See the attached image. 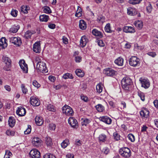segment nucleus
Listing matches in <instances>:
<instances>
[{"label": "nucleus", "instance_id": "obj_28", "mask_svg": "<svg viewBox=\"0 0 158 158\" xmlns=\"http://www.w3.org/2000/svg\"><path fill=\"white\" fill-rule=\"evenodd\" d=\"M15 124V120L14 117L10 116L8 120V124L9 126L12 127H13Z\"/></svg>", "mask_w": 158, "mask_h": 158}, {"label": "nucleus", "instance_id": "obj_18", "mask_svg": "<svg viewBox=\"0 0 158 158\" xmlns=\"http://www.w3.org/2000/svg\"><path fill=\"white\" fill-rule=\"evenodd\" d=\"M88 40L85 35L81 37L80 40V45L82 48L85 47L87 43Z\"/></svg>", "mask_w": 158, "mask_h": 158}, {"label": "nucleus", "instance_id": "obj_3", "mask_svg": "<svg viewBox=\"0 0 158 158\" xmlns=\"http://www.w3.org/2000/svg\"><path fill=\"white\" fill-rule=\"evenodd\" d=\"M120 154L124 158H128L131 155V152L130 149L127 147H123L119 149Z\"/></svg>", "mask_w": 158, "mask_h": 158}, {"label": "nucleus", "instance_id": "obj_58", "mask_svg": "<svg viewBox=\"0 0 158 158\" xmlns=\"http://www.w3.org/2000/svg\"><path fill=\"white\" fill-rule=\"evenodd\" d=\"M6 134L8 135L13 136L15 134V132L8 130L6 131Z\"/></svg>", "mask_w": 158, "mask_h": 158}, {"label": "nucleus", "instance_id": "obj_54", "mask_svg": "<svg viewBox=\"0 0 158 158\" xmlns=\"http://www.w3.org/2000/svg\"><path fill=\"white\" fill-rule=\"evenodd\" d=\"M82 60V58L80 56H75V60L77 63H79L81 62Z\"/></svg>", "mask_w": 158, "mask_h": 158}, {"label": "nucleus", "instance_id": "obj_23", "mask_svg": "<svg viewBox=\"0 0 158 158\" xmlns=\"http://www.w3.org/2000/svg\"><path fill=\"white\" fill-rule=\"evenodd\" d=\"M35 31L33 30H28L25 33L24 37L26 39L30 38L32 35L35 34Z\"/></svg>", "mask_w": 158, "mask_h": 158}, {"label": "nucleus", "instance_id": "obj_4", "mask_svg": "<svg viewBox=\"0 0 158 158\" xmlns=\"http://www.w3.org/2000/svg\"><path fill=\"white\" fill-rule=\"evenodd\" d=\"M130 65L131 66L135 67L139 65V59L136 56L131 57L129 60Z\"/></svg>", "mask_w": 158, "mask_h": 158}, {"label": "nucleus", "instance_id": "obj_24", "mask_svg": "<svg viewBox=\"0 0 158 158\" xmlns=\"http://www.w3.org/2000/svg\"><path fill=\"white\" fill-rule=\"evenodd\" d=\"M124 60L121 57H119L114 61V63L118 66H122L123 65Z\"/></svg>", "mask_w": 158, "mask_h": 158}, {"label": "nucleus", "instance_id": "obj_47", "mask_svg": "<svg viewBox=\"0 0 158 158\" xmlns=\"http://www.w3.org/2000/svg\"><path fill=\"white\" fill-rule=\"evenodd\" d=\"M43 11L44 13L46 14H50L51 13V10L50 8L48 6L44 7Z\"/></svg>", "mask_w": 158, "mask_h": 158}, {"label": "nucleus", "instance_id": "obj_37", "mask_svg": "<svg viewBox=\"0 0 158 158\" xmlns=\"http://www.w3.org/2000/svg\"><path fill=\"white\" fill-rule=\"evenodd\" d=\"M62 78L64 79H66L68 78L73 79V77L71 73H66L63 75Z\"/></svg>", "mask_w": 158, "mask_h": 158}, {"label": "nucleus", "instance_id": "obj_46", "mask_svg": "<svg viewBox=\"0 0 158 158\" xmlns=\"http://www.w3.org/2000/svg\"><path fill=\"white\" fill-rule=\"evenodd\" d=\"M90 122V121L89 119L88 118L85 119H84L83 121L81 122L82 125L83 126H86Z\"/></svg>", "mask_w": 158, "mask_h": 158}, {"label": "nucleus", "instance_id": "obj_33", "mask_svg": "<svg viewBox=\"0 0 158 158\" xmlns=\"http://www.w3.org/2000/svg\"><path fill=\"white\" fill-rule=\"evenodd\" d=\"M49 19L48 16L45 15H41L40 16V21L42 22H47L48 21Z\"/></svg>", "mask_w": 158, "mask_h": 158}, {"label": "nucleus", "instance_id": "obj_12", "mask_svg": "<svg viewBox=\"0 0 158 158\" xmlns=\"http://www.w3.org/2000/svg\"><path fill=\"white\" fill-rule=\"evenodd\" d=\"M19 63L20 68L22 70L23 72L25 73H27L28 72L27 65L26 64L24 60H20L19 61Z\"/></svg>", "mask_w": 158, "mask_h": 158}, {"label": "nucleus", "instance_id": "obj_62", "mask_svg": "<svg viewBox=\"0 0 158 158\" xmlns=\"http://www.w3.org/2000/svg\"><path fill=\"white\" fill-rule=\"evenodd\" d=\"M75 144L77 146H80L82 145L81 142L80 140L76 139L75 141Z\"/></svg>", "mask_w": 158, "mask_h": 158}, {"label": "nucleus", "instance_id": "obj_7", "mask_svg": "<svg viewBox=\"0 0 158 158\" xmlns=\"http://www.w3.org/2000/svg\"><path fill=\"white\" fill-rule=\"evenodd\" d=\"M10 42L17 46H19L22 44V40L19 37H12L10 38Z\"/></svg>", "mask_w": 158, "mask_h": 158}, {"label": "nucleus", "instance_id": "obj_63", "mask_svg": "<svg viewBox=\"0 0 158 158\" xmlns=\"http://www.w3.org/2000/svg\"><path fill=\"white\" fill-rule=\"evenodd\" d=\"M48 27L52 29H54L56 27V25L54 24L49 23L48 25Z\"/></svg>", "mask_w": 158, "mask_h": 158}, {"label": "nucleus", "instance_id": "obj_59", "mask_svg": "<svg viewBox=\"0 0 158 158\" xmlns=\"http://www.w3.org/2000/svg\"><path fill=\"white\" fill-rule=\"evenodd\" d=\"M98 44L101 47H103L105 45V44L103 41L101 40H98L97 41Z\"/></svg>", "mask_w": 158, "mask_h": 158}, {"label": "nucleus", "instance_id": "obj_14", "mask_svg": "<svg viewBox=\"0 0 158 158\" xmlns=\"http://www.w3.org/2000/svg\"><path fill=\"white\" fill-rule=\"evenodd\" d=\"M99 119L101 121L107 124H110L112 121L111 119L107 116L101 117Z\"/></svg>", "mask_w": 158, "mask_h": 158}, {"label": "nucleus", "instance_id": "obj_22", "mask_svg": "<svg viewBox=\"0 0 158 158\" xmlns=\"http://www.w3.org/2000/svg\"><path fill=\"white\" fill-rule=\"evenodd\" d=\"M6 41V40L5 37H2L0 39V46L2 47L3 48H5L7 46Z\"/></svg>", "mask_w": 158, "mask_h": 158}, {"label": "nucleus", "instance_id": "obj_53", "mask_svg": "<svg viewBox=\"0 0 158 158\" xmlns=\"http://www.w3.org/2000/svg\"><path fill=\"white\" fill-rule=\"evenodd\" d=\"M56 126L55 124L53 123L49 124V129L51 130H54L56 128Z\"/></svg>", "mask_w": 158, "mask_h": 158}, {"label": "nucleus", "instance_id": "obj_44", "mask_svg": "<svg viewBox=\"0 0 158 158\" xmlns=\"http://www.w3.org/2000/svg\"><path fill=\"white\" fill-rule=\"evenodd\" d=\"M142 0H130L129 3L133 5H135L139 3Z\"/></svg>", "mask_w": 158, "mask_h": 158}, {"label": "nucleus", "instance_id": "obj_64", "mask_svg": "<svg viewBox=\"0 0 158 158\" xmlns=\"http://www.w3.org/2000/svg\"><path fill=\"white\" fill-rule=\"evenodd\" d=\"M62 40L63 41L64 44H67L68 43V39L65 36H63Z\"/></svg>", "mask_w": 158, "mask_h": 158}, {"label": "nucleus", "instance_id": "obj_1", "mask_svg": "<svg viewBox=\"0 0 158 158\" xmlns=\"http://www.w3.org/2000/svg\"><path fill=\"white\" fill-rule=\"evenodd\" d=\"M121 84L122 88L125 90H130L132 88V81L128 77H125L122 80Z\"/></svg>", "mask_w": 158, "mask_h": 158}, {"label": "nucleus", "instance_id": "obj_30", "mask_svg": "<svg viewBox=\"0 0 158 158\" xmlns=\"http://www.w3.org/2000/svg\"><path fill=\"white\" fill-rule=\"evenodd\" d=\"M98 138L100 143L104 142L106 141L107 139L106 136L104 134H100Z\"/></svg>", "mask_w": 158, "mask_h": 158}, {"label": "nucleus", "instance_id": "obj_55", "mask_svg": "<svg viewBox=\"0 0 158 158\" xmlns=\"http://www.w3.org/2000/svg\"><path fill=\"white\" fill-rule=\"evenodd\" d=\"M18 12L17 10L13 9L11 12V15L15 17L17 15Z\"/></svg>", "mask_w": 158, "mask_h": 158}, {"label": "nucleus", "instance_id": "obj_43", "mask_svg": "<svg viewBox=\"0 0 158 158\" xmlns=\"http://www.w3.org/2000/svg\"><path fill=\"white\" fill-rule=\"evenodd\" d=\"M138 95L142 101H144L145 96L143 93L139 91L138 92Z\"/></svg>", "mask_w": 158, "mask_h": 158}, {"label": "nucleus", "instance_id": "obj_16", "mask_svg": "<svg viewBox=\"0 0 158 158\" xmlns=\"http://www.w3.org/2000/svg\"><path fill=\"white\" fill-rule=\"evenodd\" d=\"M123 31L125 33H134L135 32V28L131 26H125L123 28Z\"/></svg>", "mask_w": 158, "mask_h": 158}, {"label": "nucleus", "instance_id": "obj_26", "mask_svg": "<svg viewBox=\"0 0 158 158\" xmlns=\"http://www.w3.org/2000/svg\"><path fill=\"white\" fill-rule=\"evenodd\" d=\"M134 24L137 29L139 30L141 29L143 26V23L141 20L135 21L134 23Z\"/></svg>", "mask_w": 158, "mask_h": 158}, {"label": "nucleus", "instance_id": "obj_32", "mask_svg": "<svg viewBox=\"0 0 158 158\" xmlns=\"http://www.w3.org/2000/svg\"><path fill=\"white\" fill-rule=\"evenodd\" d=\"M19 25H13L10 28L9 32L13 33H16L19 29Z\"/></svg>", "mask_w": 158, "mask_h": 158}, {"label": "nucleus", "instance_id": "obj_13", "mask_svg": "<svg viewBox=\"0 0 158 158\" xmlns=\"http://www.w3.org/2000/svg\"><path fill=\"white\" fill-rule=\"evenodd\" d=\"M33 51L36 53H40L41 52L40 44V42H35L33 45Z\"/></svg>", "mask_w": 158, "mask_h": 158}, {"label": "nucleus", "instance_id": "obj_39", "mask_svg": "<svg viewBox=\"0 0 158 158\" xmlns=\"http://www.w3.org/2000/svg\"><path fill=\"white\" fill-rule=\"evenodd\" d=\"M29 10V7L27 6H23L21 7V11L24 13H27L28 10Z\"/></svg>", "mask_w": 158, "mask_h": 158}, {"label": "nucleus", "instance_id": "obj_38", "mask_svg": "<svg viewBox=\"0 0 158 158\" xmlns=\"http://www.w3.org/2000/svg\"><path fill=\"white\" fill-rule=\"evenodd\" d=\"M47 109L49 111L55 112L56 110V108H55L54 106L51 104H49L48 105Z\"/></svg>", "mask_w": 158, "mask_h": 158}, {"label": "nucleus", "instance_id": "obj_52", "mask_svg": "<svg viewBox=\"0 0 158 158\" xmlns=\"http://www.w3.org/2000/svg\"><path fill=\"white\" fill-rule=\"evenodd\" d=\"M21 88L23 93L26 94L27 92V88H25V87L24 85L22 84L21 85Z\"/></svg>", "mask_w": 158, "mask_h": 158}, {"label": "nucleus", "instance_id": "obj_34", "mask_svg": "<svg viewBox=\"0 0 158 158\" xmlns=\"http://www.w3.org/2000/svg\"><path fill=\"white\" fill-rule=\"evenodd\" d=\"M45 139V143L47 146H51L52 145V139L50 137H46Z\"/></svg>", "mask_w": 158, "mask_h": 158}, {"label": "nucleus", "instance_id": "obj_31", "mask_svg": "<svg viewBox=\"0 0 158 158\" xmlns=\"http://www.w3.org/2000/svg\"><path fill=\"white\" fill-rule=\"evenodd\" d=\"M3 59L7 67L8 68L10 67L11 66V60L8 57L5 56L4 57Z\"/></svg>", "mask_w": 158, "mask_h": 158}, {"label": "nucleus", "instance_id": "obj_57", "mask_svg": "<svg viewBox=\"0 0 158 158\" xmlns=\"http://www.w3.org/2000/svg\"><path fill=\"white\" fill-rule=\"evenodd\" d=\"M81 99L85 102H87L88 100V98L83 94H81Z\"/></svg>", "mask_w": 158, "mask_h": 158}, {"label": "nucleus", "instance_id": "obj_9", "mask_svg": "<svg viewBox=\"0 0 158 158\" xmlns=\"http://www.w3.org/2000/svg\"><path fill=\"white\" fill-rule=\"evenodd\" d=\"M68 123L73 128H77L78 127L77 122L74 117H70L68 119Z\"/></svg>", "mask_w": 158, "mask_h": 158}, {"label": "nucleus", "instance_id": "obj_6", "mask_svg": "<svg viewBox=\"0 0 158 158\" xmlns=\"http://www.w3.org/2000/svg\"><path fill=\"white\" fill-rule=\"evenodd\" d=\"M103 72L106 75L110 77H113L116 76L117 74V72L116 71L110 68L105 69Z\"/></svg>", "mask_w": 158, "mask_h": 158}, {"label": "nucleus", "instance_id": "obj_60", "mask_svg": "<svg viewBox=\"0 0 158 158\" xmlns=\"http://www.w3.org/2000/svg\"><path fill=\"white\" fill-rule=\"evenodd\" d=\"M97 19L98 22L102 23L104 22V18L103 16L98 17Z\"/></svg>", "mask_w": 158, "mask_h": 158}, {"label": "nucleus", "instance_id": "obj_49", "mask_svg": "<svg viewBox=\"0 0 158 158\" xmlns=\"http://www.w3.org/2000/svg\"><path fill=\"white\" fill-rule=\"evenodd\" d=\"M31 131V127L30 125H28L27 126V128L24 131L25 134H28L30 133Z\"/></svg>", "mask_w": 158, "mask_h": 158}, {"label": "nucleus", "instance_id": "obj_17", "mask_svg": "<svg viewBox=\"0 0 158 158\" xmlns=\"http://www.w3.org/2000/svg\"><path fill=\"white\" fill-rule=\"evenodd\" d=\"M92 33L94 35L97 36L98 38H102L103 36L102 33L96 29H93L92 31Z\"/></svg>", "mask_w": 158, "mask_h": 158}, {"label": "nucleus", "instance_id": "obj_29", "mask_svg": "<svg viewBox=\"0 0 158 158\" xmlns=\"http://www.w3.org/2000/svg\"><path fill=\"white\" fill-rule=\"evenodd\" d=\"M79 27L82 30H85L86 28V24L83 20H81L79 21Z\"/></svg>", "mask_w": 158, "mask_h": 158}, {"label": "nucleus", "instance_id": "obj_45", "mask_svg": "<svg viewBox=\"0 0 158 158\" xmlns=\"http://www.w3.org/2000/svg\"><path fill=\"white\" fill-rule=\"evenodd\" d=\"M127 138L131 142H133L135 141V136L132 134H130L127 135Z\"/></svg>", "mask_w": 158, "mask_h": 158}, {"label": "nucleus", "instance_id": "obj_15", "mask_svg": "<svg viewBox=\"0 0 158 158\" xmlns=\"http://www.w3.org/2000/svg\"><path fill=\"white\" fill-rule=\"evenodd\" d=\"M16 113L19 116H24L26 114V110L24 108L21 106L18 107Z\"/></svg>", "mask_w": 158, "mask_h": 158}, {"label": "nucleus", "instance_id": "obj_20", "mask_svg": "<svg viewBox=\"0 0 158 158\" xmlns=\"http://www.w3.org/2000/svg\"><path fill=\"white\" fill-rule=\"evenodd\" d=\"M35 121L36 124L38 126L42 125L44 122L42 117L39 116H37L35 117Z\"/></svg>", "mask_w": 158, "mask_h": 158}, {"label": "nucleus", "instance_id": "obj_2", "mask_svg": "<svg viewBox=\"0 0 158 158\" xmlns=\"http://www.w3.org/2000/svg\"><path fill=\"white\" fill-rule=\"evenodd\" d=\"M36 69L38 72L45 73L48 72L46 64L44 62L40 61L36 63Z\"/></svg>", "mask_w": 158, "mask_h": 158}, {"label": "nucleus", "instance_id": "obj_10", "mask_svg": "<svg viewBox=\"0 0 158 158\" xmlns=\"http://www.w3.org/2000/svg\"><path fill=\"white\" fill-rule=\"evenodd\" d=\"M30 103L33 106H38L40 104L39 99L36 97L33 96L30 98Z\"/></svg>", "mask_w": 158, "mask_h": 158}, {"label": "nucleus", "instance_id": "obj_11", "mask_svg": "<svg viewBox=\"0 0 158 158\" xmlns=\"http://www.w3.org/2000/svg\"><path fill=\"white\" fill-rule=\"evenodd\" d=\"M29 154L32 158H40V152L36 149L31 150Z\"/></svg>", "mask_w": 158, "mask_h": 158}, {"label": "nucleus", "instance_id": "obj_36", "mask_svg": "<svg viewBox=\"0 0 158 158\" xmlns=\"http://www.w3.org/2000/svg\"><path fill=\"white\" fill-rule=\"evenodd\" d=\"M75 73L77 76L80 77H82L84 76V73L81 69H77Z\"/></svg>", "mask_w": 158, "mask_h": 158}, {"label": "nucleus", "instance_id": "obj_19", "mask_svg": "<svg viewBox=\"0 0 158 158\" xmlns=\"http://www.w3.org/2000/svg\"><path fill=\"white\" fill-rule=\"evenodd\" d=\"M127 13L128 15L134 16L137 14V11L135 9L130 7L127 8Z\"/></svg>", "mask_w": 158, "mask_h": 158}, {"label": "nucleus", "instance_id": "obj_25", "mask_svg": "<svg viewBox=\"0 0 158 158\" xmlns=\"http://www.w3.org/2000/svg\"><path fill=\"white\" fill-rule=\"evenodd\" d=\"M95 107L97 111L99 112H103L105 110L104 106L101 104H98L95 106Z\"/></svg>", "mask_w": 158, "mask_h": 158}, {"label": "nucleus", "instance_id": "obj_8", "mask_svg": "<svg viewBox=\"0 0 158 158\" xmlns=\"http://www.w3.org/2000/svg\"><path fill=\"white\" fill-rule=\"evenodd\" d=\"M42 141L40 139L37 137H35L32 139V143L33 146L38 147L41 146Z\"/></svg>", "mask_w": 158, "mask_h": 158}, {"label": "nucleus", "instance_id": "obj_40", "mask_svg": "<svg viewBox=\"0 0 158 158\" xmlns=\"http://www.w3.org/2000/svg\"><path fill=\"white\" fill-rule=\"evenodd\" d=\"M105 30L106 32L108 33H111L112 31L110 29V24L109 23L106 24L105 27Z\"/></svg>", "mask_w": 158, "mask_h": 158}, {"label": "nucleus", "instance_id": "obj_51", "mask_svg": "<svg viewBox=\"0 0 158 158\" xmlns=\"http://www.w3.org/2000/svg\"><path fill=\"white\" fill-rule=\"evenodd\" d=\"M102 152L106 155L108 154L110 150L107 147H105L103 148L102 150Z\"/></svg>", "mask_w": 158, "mask_h": 158}, {"label": "nucleus", "instance_id": "obj_41", "mask_svg": "<svg viewBox=\"0 0 158 158\" xmlns=\"http://www.w3.org/2000/svg\"><path fill=\"white\" fill-rule=\"evenodd\" d=\"M97 91L98 93H101L102 91L103 87L100 84H98L96 87Z\"/></svg>", "mask_w": 158, "mask_h": 158}, {"label": "nucleus", "instance_id": "obj_50", "mask_svg": "<svg viewBox=\"0 0 158 158\" xmlns=\"http://www.w3.org/2000/svg\"><path fill=\"white\" fill-rule=\"evenodd\" d=\"M44 158H56V157L51 154H46L44 156Z\"/></svg>", "mask_w": 158, "mask_h": 158}, {"label": "nucleus", "instance_id": "obj_56", "mask_svg": "<svg viewBox=\"0 0 158 158\" xmlns=\"http://www.w3.org/2000/svg\"><path fill=\"white\" fill-rule=\"evenodd\" d=\"M33 85L35 87L38 88L40 86V85L35 80H34L32 82Z\"/></svg>", "mask_w": 158, "mask_h": 158}, {"label": "nucleus", "instance_id": "obj_5", "mask_svg": "<svg viewBox=\"0 0 158 158\" xmlns=\"http://www.w3.org/2000/svg\"><path fill=\"white\" fill-rule=\"evenodd\" d=\"M63 112L67 116H71L73 114L72 109L69 106L65 105L62 108Z\"/></svg>", "mask_w": 158, "mask_h": 158}, {"label": "nucleus", "instance_id": "obj_21", "mask_svg": "<svg viewBox=\"0 0 158 158\" xmlns=\"http://www.w3.org/2000/svg\"><path fill=\"white\" fill-rule=\"evenodd\" d=\"M140 115L143 118H147L148 115V110L146 108H143L140 111Z\"/></svg>", "mask_w": 158, "mask_h": 158}, {"label": "nucleus", "instance_id": "obj_42", "mask_svg": "<svg viewBox=\"0 0 158 158\" xmlns=\"http://www.w3.org/2000/svg\"><path fill=\"white\" fill-rule=\"evenodd\" d=\"M69 143V141L68 139H66L61 143V146L62 148H66L68 143Z\"/></svg>", "mask_w": 158, "mask_h": 158}, {"label": "nucleus", "instance_id": "obj_35", "mask_svg": "<svg viewBox=\"0 0 158 158\" xmlns=\"http://www.w3.org/2000/svg\"><path fill=\"white\" fill-rule=\"evenodd\" d=\"M82 15V11L81 8L79 6H78L77 9L75 14V16L77 17H80Z\"/></svg>", "mask_w": 158, "mask_h": 158}, {"label": "nucleus", "instance_id": "obj_27", "mask_svg": "<svg viewBox=\"0 0 158 158\" xmlns=\"http://www.w3.org/2000/svg\"><path fill=\"white\" fill-rule=\"evenodd\" d=\"M139 80L141 82L142 87H144L145 89H147L148 88V81L147 80L140 78Z\"/></svg>", "mask_w": 158, "mask_h": 158}, {"label": "nucleus", "instance_id": "obj_61", "mask_svg": "<svg viewBox=\"0 0 158 158\" xmlns=\"http://www.w3.org/2000/svg\"><path fill=\"white\" fill-rule=\"evenodd\" d=\"M5 155H7V156L9 157H11L12 156V153L8 150H6L5 151Z\"/></svg>", "mask_w": 158, "mask_h": 158}, {"label": "nucleus", "instance_id": "obj_48", "mask_svg": "<svg viewBox=\"0 0 158 158\" xmlns=\"http://www.w3.org/2000/svg\"><path fill=\"white\" fill-rule=\"evenodd\" d=\"M113 136L116 141H118L120 139V135L116 132L113 133Z\"/></svg>", "mask_w": 158, "mask_h": 158}]
</instances>
